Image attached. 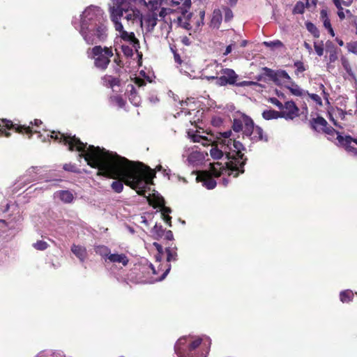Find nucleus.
I'll list each match as a JSON object with an SVG mask.
<instances>
[{
	"label": "nucleus",
	"mask_w": 357,
	"mask_h": 357,
	"mask_svg": "<svg viewBox=\"0 0 357 357\" xmlns=\"http://www.w3.org/2000/svg\"><path fill=\"white\" fill-rule=\"evenodd\" d=\"M291 93L297 96H301L303 93V90L301 89L291 79V82H289L287 86H286Z\"/></svg>",
	"instance_id": "24"
},
{
	"label": "nucleus",
	"mask_w": 357,
	"mask_h": 357,
	"mask_svg": "<svg viewBox=\"0 0 357 357\" xmlns=\"http://www.w3.org/2000/svg\"><path fill=\"white\" fill-rule=\"evenodd\" d=\"M222 181V185L224 186H227V184L229 182V179L227 178H225V177H223Z\"/></svg>",
	"instance_id": "62"
},
{
	"label": "nucleus",
	"mask_w": 357,
	"mask_h": 357,
	"mask_svg": "<svg viewBox=\"0 0 357 357\" xmlns=\"http://www.w3.org/2000/svg\"><path fill=\"white\" fill-rule=\"evenodd\" d=\"M115 30L118 31V36L122 40L128 43V45L132 46L137 52L139 48V42L135 37L133 32H128L124 30L122 23H116L114 26Z\"/></svg>",
	"instance_id": "9"
},
{
	"label": "nucleus",
	"mask_w": 357,
	"mask_h": 357,
	"mask_svg": "<svg viewBox=\"0 0 357 357\" xmlns=\"http://www.w3.org/2000/svg\"><path fill=\"white\" fill-rule=\"evenodd\" d=\"M8 225L3 220H0V232L1 233H6Z\"/></svg>",
	"instance_id": "51"
},
{
	"label": "nucleus",
	"mask_w": 357,
	"mask_h": 357,
	"mask_svg": "<svg viewBox=\"0 0 357 357\" xmlns=\"http://www.w3.org/2000/svg\"><path fill=\"white\" fill-rule=\"evenodd\" d=\"M54 197L66 204H70L74 199L73 193L69 190H59L54 193Z\"/></svg>",
	"instance_id": "19"
},
{
	"label": "nucleus",
	"mask_w": 357,
	"mask_h": 357,
	"mask_svg": "<svg viewBox=\"0 0 357 357\" xmlns=\"http://www.w3.org/2000/svg\"><path fill=\"white\" fill-rule=\"evenodd\" d=\"M210 155L215 160L221 159L223 156V151L217 147L212 146L210 149Z\"/></svg>",
	"instance_id": "36"
},
{
	"label": "nucleus",
	"mask_w": 357,
	"mask_h": 357,
	"mask_svg": "<svg viewBox=\"0 0 357 357\" xmlns=\"http://www.w3.org/2000/svg\"><path fill=\"white\" fill-rule=\"evenodd\" d=\"M140 222L141 223H144L146 226L149 225L148 220H147V219H146V218L145 216H141L140 217Z\"/></svg>",
	"instance_id": "61"
},
{
	"label": "nucleus",
	"mask_w": 357,
	"mask_h": 357,
	"mask_svg": "<svg viewBox=\"0 0 357 357\" xmlns=\"http://www.w3.org/2000/svg\"><path fill=\"white\" fill-rule=\"evenodd\" d=\"M75 18L72 21L74 27L88 45L105 43L108 38L107 18L104 11L98 6L91 5L80 15L79 22Z\"/></svg>",
	"instance_id": "2"
},
{
	"label": "nucleus",
	"mask_w": 357,
	"mask_h": 357,
	"mask_svg": "<svg viewBox=\"0 0 357 357\" xmlns=\"http://www.w3.org/2000/svg\"><path fill=\"white\" fill-rule=\"evenodd\" d=\"M174 61L175 62H176L177 63H181V59L179 56V54L178 53H176V52H174Z\"/></svg>",
	"instance_id": "55"
},
{
	"label": "nucleus",
	"mask_w": 357,
	"mask_h": 357,
	"mask_svg": "<svg viewBox=\"0 0 357 357\" xmlns=\"http://www.w3.org/2000/svg\"><path fill=\"white\" fill-rule=\"evenodd\" d=\"M50 137L63 142L68 146L69 150L80 152L79 158H84L90 167L98 169L100 175L114 179L111 188L115 192H121L125 183L135 190L139 195L146 197L154 207L160 208L163 220L171 226L172 218L169 213L172 210L165 206L164 198L155 194H153V199L150 197V185L153 184L155 172L149 167L139 162L129 160L99 146H88L75 135H67L54 131Z\"/></svg>",
	"instance_id": "1"
},
{
	"label": "nucleus",
	"mask_w": 357,
	"mask_h": 357,
	"mask_svg": "<svg viewBox=\"0 0 357 357\" xmlns=\"http://www.w3.org/2000/svg\"><path fill=\"white\" fill-rule=\"evenodd\" d=\"M41 123H42V121L40 120L36 119L34 121V125L36 126H38Z\"/></svg>",
	"instance_id": "64"
},
{
	"label": "nucleus",
	"mask_w": 357,
	"mask_h": 357,
	"mask_svg": "<svg viewBox=\"0 0 357 357\" xmlns=\"http://www.w3.org/2000/svg\"><path fill=\"white\" fill-rule=\"evenodd\" d=\"M305 11V4L302 1H298L293 9V13L294 14H303Z\"/></svg>",
	"instance_id": "38"
},
{
	"label": "nucleus",
	"mask_w": 357,
	"mask_h": 357,
	"mask_svg": "<svg viewBox=\"0 0 357 357\" xmlns=\"http://www.w3.org/2000/svg\"><path fill=\"white\" fill-rule=\"evenodd\" d=\"M191 139L194 142H201L203 146H207L210 144V141L206 137H203L199 134L192 135Z\"/></svg>",
	"instance_id": "34"
},
{
	"label": "nucleus",
	"mask_w": 357,
	"mask_h": 357,
	"mask_svg": "<svg viewBox=\"0 0 357 357\" xmlns=\"http://www.w3.org/2000/svg\"><path fill=\"white\" fill-rule=\"evenodd\" d=\"M314 50H315L316 53L319 56H322L324 54V45H323L322 42H321L320 43H314Z\"/></svg>",
	"instance_id": "45"
},
{
	"label": "nucleus",
	"mask_w": 357,
	"mask_h": 357,
	"mask_svg": "<svg viewBox=\"0 0 357 357\" xmlns=\"http://www.w3.org/2000/svg\"><path fill=\"white\" fill-rule=\"evenodd\" d=\"M232 44L228 45L227 47H226V50H225V52H224V55L226 56V55H228L229 54L231 53V50H232Z\"/></svg>",
	"instance_id": "57"
},
{
	"label": "nucleus",
	"mask_w": 357,
	"mask_h": 357,
	"mask_svg": "<svg viewBox=\"0 0 357 357\" xmlns=\"http://www.w3.org/2000/svg\"><path fill=\"white\" fill-rule=\"evenodd\" d=\"M221 21H222V15H221L220 12L219 10L218 11H214L213 15V17H212V20H211V24L214 26L218 27V26L220 25Z\"/></svg>",
	"instance_id": "37"
},
{
	"label": "nucleus",
	"mask_w": 357,
	"mask_h": 357,
	"mask_svg": "<svg viewBox=\"0 0 357 357\" xmlns=\"http://www.w3.org/2000/svg\"><path fill=\"white\" fill-rule=\"evenodd\" d=\"M310 97L311 98L312 100L315 101L317 104H319L320 105L322 104L321 99L318 95L312 93V94H310Z\"/></svg>",
	"instance_id": "52"
},
{
	"label": "nucleus",
	"mask_w": 357,
	"mask_h": 357,
	"mask_svg": "<svg viewBox=\"0 0 357 357\" xmlns=\"http://www.w3.org/2000/svg\"><path fill=\"white\" fill-rule=\"evenodd\" d=\"M96 254L105 258V261H107L110 255V250L105 245H96L94 248Z\"/></svg>",
	"instance_id": "22"
},
{
	"label": "nucleus",
	"mask_w": 357,
	"mask_h": 357,
	"mask_svg": "<svg viewBox=\"0 0 357 357\" xmlns=\"http://www.w3.org/2000/svg\"><path fill=\"white\" fill-rule=\"evenodd\" d=\"M280 113L282 118L286 120H293L299 116V109L294 101H287L283 104Z\"/></svg>",
	"instance_id": "11"
},
{
	"label": "nucleus",
	"mask_w": 357,
	"mask_h": 357,
	"mask_svg": "<svg viewBox=\"0 0 357 357\" xmlns=\"http://www.w3.org/2000/svg\"><path fill=\"white\" fill-rule=\"evenodd\" d=\"M269 102L275 105L280 109V111L281 110L283 104L276 98H271Z\"/></svg>",
	"instance_id": "49"
},
{
	"label": "nucleus",
	"mask_w": 357,
	"mask_h": 357,
	"mask_svg": "<svg viewBox=\"0 0 357 357\" xmlns=\"http://www.w3.org/2000/svg\"><path fill=\"white\" fill-rule=\"evenodd\" d=\"M33 247L38 250H45L47 248L48 244L45 241H38L36 243L33 244Z\"/></svg>",
	"instance_id": "41"
},
{
	"label": "nucleus",
	"mask_w": 357,
	"mask_h": 357,
	"mask_svg": "<svg viewBox=\"0 0 357 357\" xmlns=\"http://www.w3.org/2000/svg\"><path fill=\"white\" fill-rule=\"evenodd\" d=\"M63 169L66 171L74 172L75 167L72 165L66 164L63 166Z\"/></svg>",
	"instance_id": "54"
},
{
	"label": "nucleus",
	"mask_w": 357,
	"mask_h": 357,
	"mask_svg": "<svg viewBox=\"0 0 357 357\" xmlns=\"http://www.w3.org/2000/svg\"><path fill=\"white\" fill-rule=\"evenodd\" d=\"M203 159V155L197 151H192L188 157V161L190 164L194 165Z\"/></svg>",
	"instance_id": "26"
},
{
	"label": "nucleus",
	"mask_w": 357,
	"mask_h": 357,
	"mask_svg": "<svg viewBox=\"0 0 357 357\" xmlns=\"http://www.w3.org/2000/svg\"><path fill=\"white\" fill-rule=\"evenodd\" d=\"M38 171L39 168L38 167H31L29 168L22 178L23 182L29 183L31 181H35Z\"/></svg>",
	"instance_id": "21"
},
{
	"label": "nucleus",
	"mask_w": 357,
	"mask_h": 357,
	"mask_svg": "<svg viewBox=\"0 0 357 357\" xmlns=\"http://www.w3.org/2000/svg\"><path fill=\"white\" fill-rule=\"evenodd\" d=\"M121 49L126 56H132L133 55V50H135V49L132 46L129 45H122Z\"/></svg>",
	"instance_id": "40"
},
{
	"label": "nucleus",
	"mask_w": 357,
	"mask_h": 357,
	"mask_svg": "<svg viewBox=\"0 0 357 357\" xmlns=\"http://www.w3.org/2000/svg\"><path fill=\"white\" fill-rule=\"evenodd\" d=\"M72 252L80 260L84 262L87 257L86 248L82 245L73 244L71 247Z\"/></svg>",
	"instance_id": "15"
},
{
	"label": "nucleus",
	"mask_w": 357,
	"mask_h": 357,
	"mask_svg": "<svg viewBox=\"0 0 357 357\" xmlns=\"http://www.w3.org/2000/svg\"><path fill=\"white\" fill-rule=\"evenodd\" d=\"M167 261H175L177 259L176 248H171L169 246L166 248Z\"/></svg>",
	"instance_id": "30"
},
{
	"label": "nucleus",
	"mask_w": 357,
	"mask_h": 357,
	"mask_svg": "<svg viewBox=\"0 0 357 357\" xmlns=\"http://www.w3.org/2000/svg\"><path fill=\"white\" fill-rule=\"evenodd\" d=\"M165 229H163L161 225H158L155 224L154 227L151 230V234L155 238H160L163 237V234L165 232Z\"/></svg>",
	"instance_id": "33"
},
{
	"label": "nucleus",
	"mask_w": 357,
	"mask_h": 357,
	"mask_svg": "<svg viewBox=\"0 0 357 357\" xmlns=\"http://www.w3.org/2000/svg\"><path fill=\"white\" fill-rule=\"evenodd\" d=\"M341 62H342V65L343 68H344V70L349 74H350L351 72V68L350 67V64H349V61L346 58L342 57L341 58Z\"/></svg>",
	"instance_id": "47"
},
{
	"label": "nucleus",
	"mask_w": 357,
	"mask_h": 357,
	"mask_svg": "<svg viewBox=\"0 0 357 357\" xmlns=\"http://www.w3.org/2000/svg\"><path fill=\"white\" fill-rule=\"evenodd\" d=\"M321 17L323 20L324 26L326 29H331L332 27L330 20L327 16V13L325 10L321 11Z\"/></svg>",
	"instance_id": "39"
},
{
	"label": "nucleus",
	"mask_w": 357,
	"mask_h": 357,
	"mask_svg": "<svg viewBox=\"0 0 357 357\" xmlns=\"http://www.w3.org/2000/svg\"><path fill=\"white\" fill-rule=\"evenodd\" d=\"M86 54L89 58L93 59L94 66L102 70L107 68L110 59L114 55L112 47H102L100 45H95L92 48H89L86 50Z\"/></svg>",
	"instance_id": "6"
},
{
	"label": "nucleus",
	"mask_w": 357,
	"mask_h": 357,
	"mask_svg": "<svg viewBox=\"0 0 357 357\" xmlns=\"http://www.w3.org/2000/svg\"><path fill=\"white\" fill-rule=\"evenodd\" d=\"M111 20L115 26L116 23H121V19L126 20L128 24L138 23L140 20L141 12L135 8H126L125 5L111 7L109 8Z\"/></svg>",
	"instance_id": "5"
},
{
	"label": "nucleus",
	"mask_w": 357,
	"mask_h": 357,
	"mask_svg": "<svg viewBox=\"0 0 357 357\" xmlns=\"http://www.w3.org/2000/svg\"><path fill=\"white\" fill-rule=\"evenodd\" d=\"M169 270H170V266H169V267L166 269V271L162 273V276L159 278V280H163L168 274Z\"/></svg>",
	"instance_id": "58"
},
{
	"label": "nucleus",
	"mask_w": 357,
	"mask_h": 357,
	"mask_svg": "<svg viewBox=\"0 0 357 357\" xmlns=\"http://www.w3.org/2000/svg\"><path fill=\"white\" fill-rule=\"evenodd\" d=\"M107 260L112 263L121 264L124 266H126L129 261L126 255L118 253L110 254Z\"/></svg>",
	"instance_id": "20"
},
{
	"label": "nucleus",
	"mask_w": 357,
	"mask_h": 357,
	"mask_svg": "<svg viewBox=\"0 0 357 357\" xmlns=\"http://www.w3.org/2000/svg\"><path fill=\"white\" fill-rule=\"evenodd\" d=\"M167 241H172L174 239L173 233L170 230L165 231L163 234V237Z\"/></svg>",
	"instance_id": "50"
},
{
	"label": "nucleus",
	"mask_w": 357,
	"mask_h": 357,
	"mask_svg": "<svg viewBox=\"0 0 357 357\" xmlns=\"http://www.w3.org/2000/svg\"><path fill=\"white\" fill-rule=\"evenodd\" d=\"M204 185L209 189H213L216 186V181L211 176H206L203 180Z\"/></svg>",
	"instance_id": "35"
},
{
	"label": "nucleus",
	"mask_w": 357,
	"mask_h": 357,
	"mask_svg": "<svg viewBox=\"0 0 357 357\" xmlns=\"http://www.w3.org/2000/svg\"><path fill=\"white\" fill-rule=\"evenodd\" d=\"M310 126L312 129L317 132H324L325 133L333 135V134L339 133L335 131L333 128L328 127L327 121L321 116H317L310 121Z\"/></svg>",
	"instance_id": "12"
},
{
	"label": "nucleus",
	"mask_w": 357,
	"mask_h": 357,
	"mask_svg": "<svg viewBox=\"0 0 357 357\" xmlns=\"http://www.w3.org/2000/svg\"><path fill=\"white\" fill-rule=\"evenodd\" d=\"M232 151V155L229 153L227 155V161L224 163L216 162L211 163V173L215 177L227 175L229 177L233 175L236 178L239 173H243V167L245 164L246 158H244V154L241 152L244 149L243 144L236 140H232L228 146Z\"/></svg>",
	"instance_id": "3"
},
{
	"label": "nucleus",
	"mask_w": 357,
	"mask_h": 357,
	"mask_svg": "<svg viewBox=\"0 0 357 357\" xmlns=\"http://www.w3.org/2000/svg\"><path fill=\"white\" fill-rule=\"evenodd\" d=\"M1 123L3 125L0 123V127L2 126L6 127L7 128H13L17 132L20 133L23 132L24 131L27 134L31 135L32 133V130L29 126L14 125L11 121L6 119H2ZM3 132V131L1 130V128H0V135Z\"/></svg>",
	"instance_id": "14"
},
{
	"label": "nucleus",
	"mask_w": 357,
	"mask_h": 357,
	"mask_svg": "<svg viewBox=\"0 0 357 357\" xmlns=\"http://www.w3.org/2000/svg\"><path fill=\"white\" fill-rule=\"evenodd\" d=\"M112 102L116 104L119 107H123L125 105V101L120 96H114L111 97Z\"/></svg>",
	"instance_id": "42"
},
{
	"label": "nucleus",
	"mask_w": 357,
	"mask_h": 357,
	"mask_svg": "<svg viewBox=\"0 0 357 357\" xmlns=\"http://www.w3.org/2000/svg\"><path fill=\"white\" fill-rule=\"evenodd\" d=\"M255 134L252 135L251 137V140L252 141H259V140H264L267 142L268 138L266 136L264 137L263 135V130L259 126H255V128L254 130Z\"/></svg>",
	"instance_id": "27"
},
{
	"label": "nucleus",
	"mask_w": 357,
	"mask_h": 357,
	"mask_svg": "<svg viewBox=\"0 0 357 357\" xmlns=\"http://www.w3.org/2000/svg\"><path fill=\"white\" fill-rule=\"evenodd\" d=\"M307 30L311 32L314 36H319V31L316 26L312 23H307L306 24Z\"/></svg>",
	"instance_id": "46"
},
{
	"label": "nucleus",
	"mask_w": 357,
	"mask_h": 357,
	"mask_svg": "<svg viewBox=\"0 0 357 357\" xmlns=\"http://www.w3.org/2000/svg\"><path fill=\"white\" fill-rule=\"evenodd\" d=\"M348 51L357 54V41L347 44Z\"/></svg>",
	"instance_id": "48"
},
{
	"label": "nucleus",
	"mask_w": 357,
	"mask_h": 357,
	"mask_svg": "<svg viewBox=\"0 0 357 357\" xmlns=\"http://www.w3.org/2000/svg\"><path fill=\"white\" fill-rule=\"evenodd\" d=\"M158 22V14L153 11H149L145 15L141 13L139 24L145 30V34L151 33Z\"/></svg>",
	"instance_id": "8"
},
{
	"label": "nucleus",
	"mask_w": 357,
	"mask_h": 357,
	"mask_svg": "<svg viewBox=\"0 0 357 357\" xmlns=\"http://www.w3.org/2000/svg\"><path fill=\"white\" fill-rule=\"evenodd\" d=\"M264 45H266V47H281L283 46V44L279 40H274V41H270V42H264Z\"/></svg>",
	"instance_id": "44"
},
{
	"label": "nucleus",
	"mask_w": 357,
	"mask_h": 357,
	"mask_svg": "<svg viewBox=\"0 0 357 357\" xmlns=\"http://www.w3.org/2000/svg\"><path fill=\"white\" fill-rule=\"evenodd\" d=\"M294 66L296 67L295 73L298 75L306 70L304 63L302 61H297L294 63Z\"/></svg>",
	"instance_id": "43"
},
{
	"label": "nucleus",
	"mask_w": 357,
	"mask_h": 357,
	"mask_svg": "<svg viewBox=\"0 0 357 357\" xmlns=\"http://www.w3.org/2000/svg\"><path fill=\"white\" fill-rule=\"evenodd\" d=\"M232 12L229 9H227L225 11V20H229L232 17Z\"/></svg>",
	"instance_id": "53"
},
{
	"label": "nucleus",
	"mask_w": 357,
	"mask_h": 357,
	"mask_svg": "<svg viewBox=\"0 0 357 357\" xmlns=\"http://www.w3.org/2000/svg\"><path fill=\"white\" fill-rule=\"evenodd\" d=\"M216 66L221 68L222 75L220 77H218V76L207 77L208 79H217V83L221 86H225L227 84H233L236 82L237 75L233 70L229 68H222V66H220L219 65H217Z\"/></svg>",
	"instance_id": "10"
},
{
	"label": "nucleus",
	"mask_w": 357,
	"mask_h": 357,
	"mask_svg": "<svg viewBox=\"0 0 357 357\" xmlns=\"http://www.w3.org/2000/svg\"><path fill=\"white\" fill-rule=\"evenodd\" d=\"M338 114L342 119H343L345 116V113L342 110H339Z\"/></svg>",
	"instance_id": "63"
},
{
	"label": "nucleus",
	"mask_w": 357,
	"mask_h": 357,
	"mask_svg": "<svg viewBox=\"0 0 357 357\" xmlns=\"http://www.w3.org/2000/svg\"><path fill=\"white\" fill-rule=\"evenodd\" d=\"M354 294L352 291L347 289L340 292V298L342 303H347L352 300Z\"/></svg>",
	"instance_id": "31"
},
{
	"label": "nucleus",
	"mask_w": 357,
	"mask_h": 357,
	"mask_svg": "<svg viewBox=\"0 0 357 357\" xmlns=\"http://www.w3.org/2000/svg\"><path fill=\"white\" fill-rule=\"evenodd\" d=\"M262 116L266 120L277 119L282 118L280 111H275L273 109L265 110L262 113Z\"/></svg>",
	"instance_id": "23"
},
{
	"label": "nucleus",
	"mask_w": 357,
	"mask_h": 357,
	"mask_svg": "<svg viewBox=\"0 0 357 357\" xmlns=\"http://www.w3.org/2000/svg\"><path fill=\"white\" fill-rule=\"evenodd\" d=\"M329 119H330V121H331L335 126H337V127H338V128H342V126L339 125V124L336 122V121H335V119L332 116V115H331V114H330V118H329Z\"/></svg>",
	"instance_id": "59"
},
{
	"label": "nucleus",
	"mask_w": 357,
	"mask_h": 357,
	"mask_svg": "<svg viewBox=\"0 0 357 357\" xmlns=\"http://www.w3.org/2000/svg\"><path fill=\"white\" fill-rule=\"evenodd\" d=\"M255 126L252 119L248 116H244V128L243 134L251 138L253 134H255Z\"/></svg>",
	"instance_id": "17"
},
{
	"label": "nucleus",
	"mask_w": 357,
	"mask_h": 357,
	"mask_svg": "<svg viewBox=\"0 0 357 357\" xmlns=\"http://www.w3.org/2000/svg\"><path fill=\"white\" fill-rule=\"evenodd\" d=\"M210 346L211 340L207 337L184 336L175 344L174 351L178 357H206Z\"/></svg>",
	"instance_id": "4"
},
{
	"label": "nucleus",
	"mask_w": 357,
	"mask_h": 357,
	"mask_svg": "<svg viewBox=\"0 0 357 357\" xmlns=\"http://www.w3.org/2000/svg\"><path fill=\"white\" fill-rule=\"evenodd\" d=\"M153 245L156 248V249L158 250V251L161 253L162 252V245H160L159 243H153Z\"/></svg>",
	"instance_id": "60"
},
{
	"label": "nucleus",
	"mask_w": 357,
	"mask_h": 357,
	"mask_svg": "<svg viewBox=\"0 0 357 357\" xmlns=\"http://www.w3.org/2000/svg\"><path fill=\"white\" fill-rule=\"evenodd\" d=\"M232 135L231 130H227L223 132H219L218 139L222 140V143L227 145V146H229V143L233 140L231 138Z\"/></svg>",
	"instance_id": "25"
},
{
	"label": "nucleus",
	"mask_w": 357,
	"mask_h": 357,
	"mask_svg": "<svg viewBox=\"0 0 357 357\" xmlns=\"http://www.w3.org/2000/svg\"><path fill=\"white\" fill-rule=\"evenodd\" d=\"M135 84H137L139 86H144L146 84V82L144 80H143L142 79L137 78L136 81H135Z\"/></svg>",
	"instance_id": "56"
},
{
	"label": "nucleus",
	"mask_w": 357,
	"mask_h": 357,
	"mask_svg": "<svg viewBox=\"0 0 357 357\" xmlns=\"http://www.w3.org/2000/svg\"><path fill=\"white\" fill-rule=\"evenodd\" d=\"M263 70L266 76L268 77L275 84L286 87L291 78L288 73L283 70H273L268 68H264Z\"/></svg>",
	"instance_id": "7"
},
{
	"label": "nucleus",
	"mask_w": 357,
	"mask_h": 357,
	"mask_svg": "<svg viewBox=\"0 0 357 357\" xmlns=\"http://www.w3.org/2000/svg\"><path fill=\"white\" fill-rule=\"evenodd\" d=\"M128 98L130 102L135 106H139L141 102L140 97L137 94L135 86L132 84H128L127 86Z\"/></svg>",
	"instance_id": "18"
},
{
	"label": "nucleus",
	"mask_w": 357,
	"mask_h": 357,
	"mask_svg": "<svg viewBox=\"0 0 357 357\" xmlns=\"http://www.w3.org/2000/svg\"><path fill=\"white\" fill-rule=\"evenodd\" d=\"M244 128V116L241 119H235L233 122L232 128L235 132H240L243 130Z\"/></svg>",
	"instance_id": "32"
},
{
	"label": "nucleus",
	"mask_w": 357,
	"mask_h": 357,
	"mask_svg": "<svg viewBox=\"0 0 357 357\" xmlns=\"http://www.w3.org/2000/svg\"><path fill=\"white\" fill-rule=\"evenodd\" d=\"M102 79L104 85L108 86L111 88L119 84V80L110 75H105Z\"/></svg>",
	"instance_id": "29"
},
{
	"label": "nucleus",
	"mask_w": 357,
	"mask_h": 357,
	"mask_svg": "<svg viewBox=\"0 0 357 357\" xmlns=\"http://www.w3.org/2000/svg\"><path fill=\"white\" fill-rule=\"evenodd\" d=\"M329 51V57H328V68H333L334 66L333 63L337 60V49L335 47H332V48L328 50Z\"/></svg>",
	"instance_id": "28"
},
{
	"label": "nucleus",
	"mask_w": 357,
	"mask_h": 357,
	"mask_svg": "<svg viewBox=\"0 0 357 357\" xmlns=\"http://www.w3.org/2000/svg\"><path fill=\"white\" fill-rule=\"evenodd\" d=\"M333 2L337 10V15L340 20L345 18V13L344 11L343 6L349 7L351 4V1H344V0H333Z\"/></svg>",
	"instance_id": "16"
},
{
	"label": "nucleus",
	"mask_w": 357,
	"mask_h": 357,
	"mask_svg": "<svg viewBox=\"0 0 357 357\" xmlns=\"http://www.w3.org/2000/svg\"><path fill=\"white\" fill-rule=\"evenodd\" d=\"M337 139L338 141V144L340 146H344L347 152L354 155H357V149L351 146V142H354L357 144L356 139H353L351 136L349 135L343 137L340 133H337Z\"/></svg>",
	"instance_id": "13"
}]
</instances>
